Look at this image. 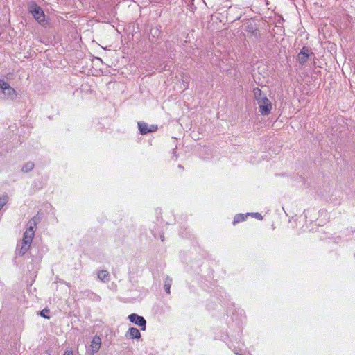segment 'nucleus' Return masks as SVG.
<instances>
[{"instance_id":"nucleus-1","label":"nucleus","mask_w":355,"mask_h":355,"mask_svg":"<svg viewBox=\"0 0 355 355\" xmlns=\"http://www.w3.org/2000/svg\"><path fill=\"white\" fill-rule=\"evenodd\" d=\"M38 221V217L34 216L28 222L27 228L24 233L21 246L20 248L19 245L17 246V251L19 255L22 256L25 254L30 248Z\"/></svg>"},{"instance_id":"nucleus-2","label":"nucleus","mask_w":355,"mask_h":355,"mask_svg":"<svg viewBox=\"0 0 355 355\" xmlns=\"http://www.w3.org/2000/svg\"><path fill=\"white\" fill-rule=\"evenodd\" d=\"M253 94L254 98L259 105L261 114L263 116H268L270 113L272 108V105L270 101L258 87L253 89Z\"/></svg>"},{"instance_id":"nucleus-3","label":"nucleus","mask_w":355,"mask_h":355,"mask_svg":"<svg viewBox=\"0 0 355 355\" xmlns=\"http://www.w3.org/2000/svg\"><path fill=\"white\" fill-rule=\"evenodd\" d=\"M28 10L37 22L40 24L44 22L45 15L44 11L35 3H31L28 5Z\"/></svg>"},{"instance_id":"nucleus-4","label":"nucleus","mask_w":355,"mask_h":355,"mask_svg":"<svg viewBox=\"0 0 355 355\" xmlns=\"http://www.w3.org/2000/svg\"><path fill=\"white\" fill-rule=\"evenodd\" d=\"M0 93H2L5 98L13 99L16 96L15 90L11 87L3 80L0 79Z\"/></svg>"},{"instance_id":"nucleus-5","label":"nucleus","mask_w":355,"mask_h":355,"mask_svg":"<svg viewBox=\"0 0 355 355\" xmlns=\"http://www.w3.org/2000/svg\"><path fill=\"white\" fill-rule=\"evenodd\" d=\"M311 55H313L311 49L308 47L304 46L297 55L299 63L304 65L308 60Z\"/></svg>"},{"instance_id":"nucleus-6","label":"nucleus","mask_w":355,"mask_h":355,"mask_svg":"<svg viewBox=\"0 0 355 355\" xmlns=\"http://www.w3.org/2000/svg\"><path fill=\"white\" fill-rule=\"evenodd\" d=\"M129 320L141 327L142 330L146 329V321L143 316H140L136 313H132L128 316Z\"/></svg>"},{"instance_id":"nucleus-7","label":"nucleus","mask_w":355,"mask_h":355,"mask_svg":"<svg viewBox=\"0 0 355 355\" xmlns=\"http://www.w3.org/2000/svg\"><path fill=\"white\" fill-rule=\"evenodd\" d=\"M137 125L141 135H146L150 132H153L157 129V125H151L148 126V125L145 122H138Z\"/></svg>"},{"instance_id":"nucleus-8","label":"nucleus","mask_w":355,"mask_h":355,"mask_svg":"<svg viewBox=\"0 0 355 355\" xmlns=\"http://www.w3.org/2000/svg\"><path fill=\"white\" fill-rule=\"evenodd\" d=\"M101 338L98 336H95L92 341L91 343V345L88 349V351L89 352L91 355H94L95 353L98 352L101 347Z\"/></svg>"},{"instance_id":"nucleus-9","label":"nucleus","mask_w":355,"mask_h":355,"mask_svg":"<svg viewBox=\"0 0 355 355\" xmlns=\"http://www.w3.org/2000/svg\"><path fill=\"white\" fill-rule=\"evenodd\" d=\"M82 295L84 297L95 302H98L101 300V297L98 295L90 290H85L83 291Z\"/></svg>"},{"instance_id":"nucleus-10","label":"nucleus","mask_w":355,"mask_h":355,"mask_svg":"<svg viewBox=\"0 0 355 355\" xmlns=\"http://www.w3.org/2000/svg\"><path fill=\"white\" fill-rule=\"evenodd\" d=\"M125 337L130 339H139L141 337L140 331L135 327L129 328Z\"/></svg>"},{"instance_id":"nucleus-11","label":"nucleus","mask_w":355,"mask_h":355,"mask_svg":"<svg viewBox=\"0 0 355 355\" xmlns=\"http://www.w3.org/2000/svg\"><path fill=\"white\" fill-rule=\"evenodd\" d=\"M98 278L103 282H107L110 279L109 273L107 270H100L97 274Z\"/></svg>"},{"instance_id":"nucleus-12","label":"nucleus","mask_w":355,"mask_h":355,"mask_svg":"<svg viewBox=\"0 0 355 355\" xmlns=\"http://www.w3.org/2000/svg\"><path fill=\"white\" fill-rule=\"evenodd\" d=\"M248 216V213L246 214H236L234 218L233 225H236L240 222L245 220Z\"/></svg>"},{"instance_id":"nucleus-13","label":"nucleus","mask_w":355,"mask_h":355,"mask_svg":"<svg viewBox=\"0 0 355 355\" xmlns=\"http://www.w3.org/2000/svg\"><path fill=\"white\" fill-rule=\"evenodd\" d=\"M172 284V279L169 276H166V279L164 280V291L170 294V288Z\"/></svg>"},{"instance_id":"nucleus-14","label":"nucleus","mask_w":355,"mask_h":355,"mask_svg":"<svg viewBox=\"0 0 355 355\" xmlns=\"http://www.w3.org/2000/svg\"><path fill=\"white\" fill-rule=\"evenodd\" d=\"M34 164L32 162H28L26 163L21 168L22 172L24 173H28L29 171H31L34 168Z\"/></svg>"},{"instance_id":"nucleus-15","label":"nucleus","mask_w":355,"mask_h":355,"mask_svg":"<svg viewBox=\"0 0 355 355\" xmlns=\"http://www.w3.org/2000/svg\"><path fill=\"white\" fill-rule=\"evenodd\" d=\"M8 201V195H3L0 198V210L6 205V203Z\"/></svg>"},{"instance_id":"nucleus-16","label":"nucleus","mask_w":355,"mask_h":355,"mask_svg":"<svg viewBox=\"0 0 355 355\" xmlns=\"http://www.w3.org/2000/svg\"><path fill=\"white\" fill-rule=\"evenodd\" d=\"M49 313V310L48 309H44L40 311V315L44 318H49V316L46 314Z\"/></svg>"},{"instance_id":"nucleus-17","label":"nucleus","mask_w":355,"mask_h":355,"mask_svg":"<svg viewBox=\"0 0 355 355\" xmlns=\"http://www.w3.org/2000/svg\"><path fill=\"white\" fill-rule=\"evenodd\" d=\"M248 216L251 215L252 216L254 217L255 218L261 220L263 219V216L261 214L256 212V213H248Z\"/></svg>"},{"instance_id":"nucleus-18","label":"nucleus","mask_w":355,"mask_h":355,"mask_svg":"<svg viewBox=\"0 0 355 355\" xmlns=\"http://www.w3.org/2000/svg\"><path fill=\"white\" fill-rule=\"evenodd\" d=\"M312 211H313V210H312V209H308L304 210V217H305V218H307V217H308V216H307V215H308V214H309V212H311Z\"/></svg>"},{"instance_id":"nucleus-19","label":"nucleus","mask_w":355,"mask_h":355,"mask_svg":"<svg viewBox=\"0 0 355 355\" xmlns=\"http://www.w3.org/2000/svg\"><path fill=\"white\" fill-rule=\"evenodd\" d=\"M63 355H73V353L71 350H67L64 352Z\"/></svg>"},{"instance_id":"nucleus-20","label":"nucleus","mask_w":355,"mask_h":355,"mask_svg":"<svg viewBox=\"0 0 355 355\" xmlns=\"http://www.w3.org/2000/svg\"><path fill=\"white\" fill-rule=\"evenodd\" d=\"M157 34H158V35L159 34V31H158V30H155V33L153 34V35H157Z\"/></svg>"},{"instance_id":"nucleus-21","label":"nucleus","mask_w":355,"mask_h":355,"mask_svg":"<svg viewBox=\"0 0 355 355\" xmlns=\"http://www.w3.org/2000/svg\"><path fill=\"white\" fill-rule=\"evenodd\" d=\"M178 167H179L180 168H181V169H182V168H183L182 166H181V165H179V166H178Z\"/></svg>"}]
</instances>
